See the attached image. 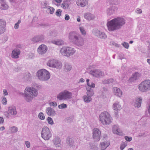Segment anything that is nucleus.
<instances>
[{
  "instance_id": "obj_1",
  "label": "nucleus",
  "mask_w": 150,
  "mask_h": 150,
  "mask_svg": "<svg viewBox=\"0 0 150 150\" xmlns=\"http://www.w3.org/2000/svg\"><path fill=\"white\" fill-rule=\"evenodd\" d=\"M125 23V21L122 18L118 17L108 21L107 26L109 31H112L118 29Z\"/></svg>"
},
{
  "instance_id": "obj_2",
  "label": "nucleus",
  "mask_w": 150,
  "mask_h": 150,
  "mask_svg": "<svg viewBox=\"0 0 150 150\" xmlns=\"http://www.w3.org/2000/svg\"><path fill=\"white\" fill-rule=\"evenodd\" d=\"M25 99L28 102L30 101L32 98L36 96L38 94L37 91L35 88L30 87H27L25 91Z\"/></svg>"
},
{
  "instance_id": "obj_3",
  "label": "nucleus",
  "mask_w": 150,
  "mask_h": 150,
  "mask_svg": "<svg viewBox=\"0 0 150 150\" xmlns=\"http://www.w3.org/2000/svg\"><path fill=\"white\" fill-rule=\"evenodd\" d=\"M99 119L103 125H108L111 122V117L110 114L106 112L101 113Z\"/></svg>"
},
{
  "instance_id": "obj_4",
  "label": "nucleus",
  "mask_w": 150,
  "mask_h": 150,
  "mask_svg": "<svg viewBox=\"0 0 150 150\" xmlns=\"http://www.w3.org/2000/svg\"><path fill=\"white\" fill-rule=\"evenodd\" d=\"M37 76L38 79L42 80H47L50 78L49 72L45 69H41L38 71Z\"/></svg>"
},
{
  "instance_id": "obj_5",
  "label": "nucleus",
  "mask_w": 150,
  "mask_h": 150,
  "mask_svg": "<svg viewBox=\"0 0 150 150\" xmlns=\"http://www.w3.org/2000/svg\"><path fill=\"white\" fill-rule=\"evenodd\" d=\"M139 90L145 92L150 90V80H146L142 82L138 86Z\"/></svg>"
},
{
  "instance_id": "obj_6",
  "label": "nucleus",
  "mask_w": 150,
  "mask_h": 150,
  "mask_svg": "<svg viewBox=\"0 0 150 150\" xmlns=\"http://www.w3.org/2000/svg\"><path fill=\"white\" fill-rule=\"evenodd\" d=\"M75 52V50L74 49L70 47H63L60 50L62 54L67 56L73 54Z\"/></svg>"
},
{
  "instance_id": "obj_7",
  "label": "nucleus",
  "mask_w": 150,
  "mask_h": 150,
  "mask_svg": "<svg viewBox=\"0 0 150 150\" xmlns=\"http://www.w3.org/2000/svg\"><path fill=\"white\" fill-rule=\"evenodd\" d=\"M72 93L69 91H65L60 93L57 96V98L60 100L70 99L71 98Z\"/></svg>"
},
{
  "instance_id": "obj_8",
  "label": "nucleus",
  "mask_w": 150,
  "mask_h": 150,
  "mask_svg": "<svg viewBox=\"0 0 150 150\" xmlns=\"http://www.w3.org/2000/svg\"><path fill=\"white\" fill-rule=\"evenodd\" d=\"M41 134L42 138L45 140L49 139L51 136V134L50 129L47 127L43 128Z\"/></svg>"
},
{
  "instance_id": "obj_9",
  "label": "nucleus",
  "mask_w": 150,
  "mask_h": 150,
  "mask_svg": "<svg viewBox=\"0 0 150 150\" xmlns=\"http://www.w3.org/2000/svg\"><path fill=\"white\" fill-rule=\"evenodd\" d=\"M47 66L50 67L59 68L61 67V63L56 60L52 59L49 60L47 63Z\"/></svg>"
},
{
  "instance_id": "obj_10",
  "label": "nucleus",
  "mask_w": 150,
  "mask_h": 150,
  "mask_svg": "<svg viewBox=\"0 0 150 150\" xmlns=\"http://www.w3.org/2000/svg\"><path fill=\"white\" fill-rule=\"evenodd\" d=\"M69 39L71 41L77 44L78 45H80L79 44L78 35L74 32H71L69 33Z\"/></svg>"
},
{
  "instance_id": "obj_11",
  "label": "nucleus",
  "mask_w": 150,
  "mask_h": 150,
  "mask_svg": "<svg viewBox=\"0 0 150 150\" xmlns=\"http://www.w3.org/2000/svg\"><path fill=\"white\" fill-rule=\"evenodd\" d=\"M101 133L99 129L97 128H95L93 129V138L95 141H98L100 140V137Z\"/></svg>"
},
{
  "instance_id": "obj_12",
  "label": "nucleus",
  "mask_w": 150,
  "mask_h": 150,
  "mask_svg": "<svg viewBox=\"0 0 150 150\" xmlns=\"http://www.w3.org/2000/svg\"><path fill=\"white\" fill-rule=\"evenodd\" d=\"M47 46L44 45H40L37 49V52L39 54H43L45 53L47 51Z\"/></svg>"
},
{
  "instance_id": "obj_13",
  "label": "nucleus",
  "mask_w": 150,
  "mask_h": 150,
  "mask_svg": "<svg viewBox=\"0 0 150 150\" xmlns=\"http://www.w3.org/2000/svg\"><path fill=\"white\" fill-rule=\"evenodd\" d=\"M87 95L88 96V97L86 96H84L83 98L84 101L86 102H89L91 100V98L90 96H92L93 95V93L92 91H91L90 90L88 91L87 92Z\"/></svg>"
},
{
  "instance_id": "obj_14",
  "label": "nucleus",
  "mask_w": 150,
  "mask_h": 150,
  "mask_svg": "<svg viewBox=\"0 0 150 150\" xmlns=\"http://www.w3.org/2000/svg\"><path fill=\"white\" fill-rule=\"evenodd\" d=\"M113 92L114 94L119 97L122 95V92L120 89L117 87H115L113 89Z\"/></svg>"
},
{
  "instance_id": "obj_15",
  "label": "nucleus",
  "mask_w": 150,
  "mask_h": 150,
  "mask_svg": "<svg viewBox=\"0 0 150 150\" xmlns=\"http://www.w3.org/2000/svg\"><path fill=\"white\" fill-rule=\"evenodd\" d=\"M113 132L114 133L119 135H123V133L120 131L117 126H114L113 128Z\"/></svg>"
},
{
  "instance_id": "obj_16",
  "label": "nucleus",
  "mask_w": 150,
  "mask_h": 150,
  "mask_svg": "<svg viewBox=\"0 0 150 150\" xmlns=\"http://www.w3.org/2000/svg\"><path fill=\"white\" fill-rule=\"evenodd\" d=\"M87 2L86 0H78L76 3L77 5L79 6L83 7L87 4Z\"/></svg>"
},
{
  "instance_id": "obj_17",
  "label": "nucleus",
  "mask_w": 150,
  "mask_h": 150,
  "mask_svg": "<svg viewBox=\"0 0 150 150\" xmlns=\"http://www.w3.org/2000/svg\"><path fill=\"white\" fill-rule=\"evenodd\" d=\"M91 72L92 73V74L93 76L96 77H100L103 75L102 72L101 71H100L99 70H94L92 71Z\"/></svg>"
},
{
  "instance_id": "obj_18",
  "label": "nucleus",
  "mask_w": 150,
  "mask_h": 150,
  "mask_svg": "<svg viewBox=\"0 0 150 150\" xmlns=\"http://www.w3.org/2000/svg\"><path fill=\"white\" fill-rule=\"evenodd\" d=\"M140 74L138 73H135L129 80V81L130 82H133L134 81L136 80L140 76Z\"/></svg>"
},
{
  "instance_id": "obj_19",
  "label": "nucleus",
  "mask_w": 150,
  "mask_h": 150,
  "mask_svg": "<svg viewBox=\"0 0 150 150\" xmlns=\"http://www.w3.org/2000/svg\"><path fill=\"white\" fill-rule=\"evenodd\" d=\"M20 51L18 49H14L12 51V57L13 58H18L20 53Z\"/></svg>"
},
{
  "instance_id": "obj_20",
  "label": "nucleus",
  "mask_w": 150,
  "mask_h": 150,
  "mask_svg": "<svg viewBox=\"0 0 150 150\" xmlns=\"http://www.w3.org/2000/svg\"><path fill=\"white\" fill-rule=\"evenodd\" d=\"M8 6L3 0H0V8L6 10L8 9Z\"/></svg>"
},
{
  "instance_id": "obj_21",
  "label": "nucleus",
  "mask_w": 150,
  "mask_h": 150,
  "mask_svg": "<svg viewBox=\"0 0 150 150\" xmlns=\"http://www.w3.org/2000/svg\"><path fill=\"white\" fill-rule=\"evenodd\" d=\"M110 144V142H103L101 143L100 144V148L101 150H104L108 147Z\"/></svg>"
},
{
  "instance_id": "obj_22",
  "label": "nucleus",
  "mask_w": 150,
  "mask_h": 150,
  "mask_svg": "<svg viewBox=\"0 0 150 150\" xmlns=\"http://www.w3.org/2000/svg\"><path fill=\"white\" fill-rule=\"evenodd\" d=\"M47 113L48 115L52 116H54L55 114L54 110L50 108H48L47 109Z\"/></svg>"
},
{
  "instance_id": "obj_23",
  "label": "nucleus",
  "mask_w": 150,
  "mask_h": 150,
  "mask_svg": "<svg viewBox=\"0 0 150 150\" xmlns=\"http://www.w3.org/2000/svg\"><path fill=\"white\" fill-rule=\"evenodd\" d=\"M8 112V114L11 115H15L17 113L16 109L14 108L9 107Z\"/></svg>"
},
{
  "instance_id": "obj_24",
  "label": "nucleus",
  "mask_w": 150,
  "mask_h": 150,
  "mask_svg": "<svg viewBox=\"0 0 150 150\" xmlns=\"http://www.w3.org/2000/svg\"><path fill=\"white\" fill-rule=\"evenodd\" d=\"M6 24V22L5 21L3 20H0V34L2 32L1 31L2 28L4 27Z\"/></svg>"
},
{
  "instance_id": "obj_25",
  "label": "nucleus",
  "mask_w": 150,
  "mask_h": 150,
  "mask_svg": "<svg viewBox=\"0 0 150 150\" xmlns=\"http://www.w3.org/2000/svg\"><path fill=\"white\" fill-rule=\"evenodd\" d=\"M69 6V4L67 1H65L61 4V7L63 9L68 8Z\"/></svg>"
},
{
  "instance_id": "obj_26",
  "label": "nucleus",
  "mask_w": 150,
  "mask_h": 150,
  "mask_svg": "<svg viewBox=\"0 0 150 150\" xmlns=\"http://www.w3.org/2000/svg\"><path fill=\"white\" fill-rule=\"evenodd\" d=\"M84 17L86 19L88 20H90L92 19L94 17L93 15L90 13L86 14L84 15Z\"/></svg>"
},
{
  "instance_id": "obj_27",
  "label": "nucleus",
  "mask_w": 150,
  "mask_h": 150,
  "mask_svg": "<svg viewBox=\"0 0 150 150\" xmlns=\"http://www.w3.org/2000/svg\"><path fill=\"white\" fill-rule=\"evenodd\" d=\"M113 108L115 110H120L121 109L120 105L117 103H115L113 104Z\"/></svg>"
},
{
  "instance_id": "obj_28",
  "label": "nucleus",
  "mask_w": 150,
  "mask_h": 150,
  "mask_svg": "<svg viewBox=\"0 0 150 150\" xmlns=\"http://www.w3.org/2000/svg\"><path fill=\"white\" fill-rule=\"evenodd\" d=\"M142 99L141 98H139L137 99L136 102V104L137 107H139L141 106Z\"/></svg>"
},
{
  "instance_id": "obj_29",
  "label": "nucleus",
  "mask_w": 150,
  "mask_h": 150,
  "mask_svg": "<svg viewBox=\"0 0 150 150\" xmlns=\"http://www.w3.org/2000/svg\"><path fill=\"white\" fill-rule=\"evenodd\" d=\"M48 124L51 125H52L54 124L53 121L52 119L50 117H48L47 119Z\"/></svg>"
},
{
  "instance_id": "obj_30",
  "label": "nucleus",
  "mask_w": 150,
  "mask_h": 150,
  "mask_svg": "<svg viewBox=\"0 0 150 150\" xmlns=\"http://www.w3.org/2000/svg\"><path fill=\"white\" fill-rule=\"evenodd\" d=\"M53 43L58 45H61L63 43V42L62 40H57L53 42Z\"/></svg>"
},
{
  "instance_id": "obj_31",
  "label": "nucleus",
  "mask_w": 150,
  "mask_h": 150,
  "mask_svg": "<svg viewBox=\"0 0 150 150\" xmlns=\"http://www.w3.org/2000/svg\"><path fill=\"white\" fill-rule=\"evenodd\" d=\"M38 117L41 120H44L45 118V117L42 112H40L38 115Z\"/></svg>"
},
{
  "instance_id": "obj_32",
  "label": "nucleus",
  "mask_w": 150,
  "mask_h": 150,
  "mask_svg": "<svg viewBox=\"0 0 150 150\" xmlns=\"http://www.w3.org/2000/svg\"><path fill=\"white\" fill-rule=\"evenodd\" d=\"M48 10L51 14H52L54 11V9L53 7H49L48 8Z\"/></svg>"
},
{
  "instance_id": "obj_33",
  "label": "nucleus",
  "mask_w": 150,
  "mask_h": 150,
  "mask_svg": "<svg viewBox=\"0 0 150 150\" xmlns=\"http://www.w3.org/2000/svg\"><path fill=\"white\" fill-rule=\"evenodd\" d=\"M62 12V11L61 9L57 10L55 13L56 15L58 16H60L61 15Z\"/></svg>"
},
{
  "instance_id": "obj_34",
  "label": "nucleus",
  "mask_w": 150,
  "mask_h": 150,
  "mask_svg": "<svg viewBox=\"0 0 150 150\" xmlns=\"http://www.w3.org/2000/svg\"><path fill=\"white\" fill-rule=\"evenodd\" d=\"M67 105L66 104H65L64 103H62L60 105H58V108L59 109H62L64 108H67Z\"/></svg>"
},
{
  "instance_id": "obj_35",
  "label": "nucleus",
  "mask_w": 150,
  "mask_h": 150,
  "mask_svg": "<svg viewBox=\"0 0 150 150\" xmlns=\"http://www.w3.org/2000/svg\"><path fill=\"white\" fill-rule=\"evenodd\" d=\"M18 131V129L17 127H14L11 128V131L12 132H15Z\"/></svg>"
},
{
  "instance_id": "obj_36",
  "label": "nucleus",
  "mask_w": 150,
  "mask_h": 150,
  "mask_svg": "<svg viewBox=\"0 0 150 150\" xmlns=\"http://www.w3.org/2000/svg\"><path fill=\"white\" fill-rule=\"evenodd\" d=\"M99 34H100L99 36L100 38H104L106 37V35L104 33L100 32Z\"/></svg>"
},
{
  "instance_id": "obj_37",
  "label": "nucleus",
  "mask_w": 150,
  "mask_h": 150,
  "mask_svg": "<svg viewBox=\"0 0 150 150\" xmlns=\"http://www.w3.org/2000/svg\"><path fill=\"white\" fill-rule=\"evenodd\" d=\"M80 30L81 33L83 35H85L86 34V32L84 28L82 27H80Z\"/></svg>"
},
{
  "instance_id": "obj_38",
  "label": "nucleus",
  "mask_w": 150,
  "mask_h": 150,
  "mask_svg": "<svg viewBox=\"0 0 150 150\" xmlns=\"http://www.w3.org/2000/svg\"><path fill=\"white\" fill-rule=\"evenodd\" d=\"M61 141L59 139L57 138L54 141V144L55 145L58 144H60Z\"/></svg>"
},
{
  "instance_id": "obj_39",
  "label": "nucleus",
  "mask_w": 150,
  "mask_h": 150,
  "mask_svg": "<svg viewBox=\"0 0 150 150\" xmlns=\"http://www.w3.org/2000/svg\"><path fill=\"white\" fill-rule=\"evenodd\" d=\"M65 68L66 71H69L71 69V67L70 65H67L65 66Z\"/></svg>"
},
{
  "instance_id": "obj_40",
  "label": "nucleus",
  "mask_w": 150,
  "mask_h": 150,
  "mask_svg": "<svg viewBox=\"0 0 150 150\" xmlns=\"http://www.w3.org/2000/svg\"><path fill=\"white\" fill-rule=\"evenodd\" d=\"M127 144L123 143L120 146V149L121 150H123L124 148L127 146Z\"/></svg>"
},
{
  "instance_id": "obj_41",
  "label": "nucleus",
  "mask_w": 150,
  "mask_h": 150,
  "mask_svg": "<svg viewBox=\"0 0 150 150\" xmlns=\"http://www.w3.org/2000/svg\"><path fill=\"white\" fill-rule=\"evenodd\" d=\"M2 103L4 105H6V104L7 103V101L6 99L5 98H3V99L2 100Z\"/></svg>"
},
{
  "instance_id": "obj_42",
  "label": "nucleus",
  "mask_w": 150,
  "mask_h": 150,
  "mask_svg": "<svg viewBox=\"0 0 150 150\" xmlns=\"http://www.w3.org/2000/svg\"><path fill=\"white\" fill-rule=\"evenodd\" d=\"M125 138L126 141H130L132 140V138L131 137L125 136Z\"/></svg>"
},
{
  "instance_id": "obj_43",
  "label": "nucleus",
  "mask_w": 150,
  "mask_h": 150,
  "mask_svg": "<svg viewBox=\"0 0 150 150\" xmlns=\"http://www.w3.org/2000/svg\"><path fill=\"white\" fill-rule=\"evenodd\" d=\"M123 46L126 48H128L129 47V45L127 43L124 42L123 43Z\"/></svg>"
},
{
  "instance_id": "obj_44",
  "label": "nucleus",
  "mask_w": 150,
  "mask_h": 150,
  "mask_svg": "<svg viewBox=\"0 0 150 150\" xmlns=\"http://www.w3.org/2000/svg\"><path fill=\"white\" fill-rule=\"evenodd\" d=\"M70 19L69 16L67 14H66L65 15V19L66 20L68 21Z\"/></svg>"
},
{
  "instance_id": "obj_45",
  "label": "nucleus",
  "mask_w": 150,
  "mask_h": 150,
  "mask_svg": "<svg viewBox=\"0 0 150 150\" xmlns=\"http://www.w3.org/2000/svg\"><path fill=\"white\" fill-rule=\"evenodd\" d=\"M25 144L26 145V146L28 148H29L30 146V144L29 142L28 141H26L25 142Z\"/></svg>"
},
{
  "instance_id": "obj_46",
  "label": "nucleus",
  "mask_w": 150,
  "mask_h": 150,
  "mask_svg": "<svg viewBox=\"0 0 150 150\" xmlns=\"http://www.w3.org/2000/svg\"><path fill=\"white\" fill-rule=\"evenodd\" d=\"M51 105L53 106H57V104L56 102H53L50 103Z\"/></svg>"
},
{
  "instance_id": "obj_47",
  "label": "nucleus",
  "mask_w": 150,
  "mask_h": 150,
  "mask_svg": "<svg viewBox=\"0 0 150 150\" xmlns=\"http://www.w3.org/2000/svg\"><path fill=\"white\" fill-rule=\"evenodd\" d=\"M88 86L91 88H94L95 87V84L93 83H92L91 85L89 84V85Z\"/></svg>"
},
{
  "instance_id": "obj_48",
  "label": "nucleus",
  "mask_w": 150,
  "mask_h": 150,
  "mask_svg": "<svg viewBox=\"0 0 150 150\" xmlns=\"http://www.w3.org/2000/svg\"><path fill=\"white\" fill-rule=\"evenodd\" d=\"M4 95L5 96L7 95L8 94L7 91L6 90L4 89L3 91Z\"/></svg>"
},
{
  "instance_id": "obj_49",
  "label": "nucleus",
  "mask_w": 150,
  "mask_h": 150,
  "mask_svg": "<svg viewBox=\"0 0 150 150\" xmlns=\"http://www.w3.org/2000/svg\"><path fill=\"white\" fill-rule=\"evenodd\" d=\"M4 122V120L3 117H0V124L3 123Z\"/></svg>"
},
{
  "instance_id": "obj_50",
  "label": "nucleus",
  "mask_w": 150,
  "mask_h": 150,
  "mask_svg": "<svg viewBox=\"0 0 150 150\" xmlns=\"http://www.w3.org/2000/svg\"><path fill=\"white\" fill-rule=\"evenodd\" d=\"M57 3L60 4L61 3L62 1V0H54Z\"/></svg>"
},
{
  "instance_id": "obj_51",
  "label": "nucleus",
  "mask_w": 150,
  "mask_h": 150,
  "mask_svg": "<svg viewBox=\"0 0 150 150\" xmlns=\"http://www.w3.org/2000/svg\"><path fill=\"white\" fill-rule=\"evenodd\" d=\"M136 12L138 13H142V11L140 9H138L137 10Z\"/></svg>"
},
{
  "instance_id": "obj_52",
  "label": "nucleus",
  "mask_w": 150,
  "mask_h": 150,
  "mask_svg": "<svg viewBox=\"0 0 150 150\" xmlns=\"http://www.w3.org/2000/svg\"><path fill=\"white\" fill-rule=\"evenodd\" d=\"M18 25H19L18 24L16 23L14 27L16 29H18Z\"/></svg>"
},
{
  "instance_id": "obj_53",
  "label": "nucleus",
  "mask_w": 150,
  "mask_h": 150,
  "mask_svg": "<svg viewBox=\"0 0 150 150\" xmlns=\"http://www.w3.org/2000/svg\"><path fill=\"white\" fill-rule=\"evenodd\" d=\"M79 81L81 82H83L84 81V79H83L81 78L80 79Z\"/></svg>"
},
{
  "instance_id": "obj_54",
  "label": "nucleus",
  "mask_w": 150,
  "mask_h": 150,
  "mask_svg": "<svg viewBox=\"0 0 150 150\" xmlns=\"http://www.w3.org/2000/svg\"><path fill=\"white\" fill-rule=\"evenodd\" d=\"M89 79H87L86 80L87 83L88 85H89Z\"/></svg>"
},
{
  "instance_id": "obj_55",
  "label": "nucleus",
  "mask_w": 150,
  "mask_h": 150,
  "mask_svg": "<svg viewBox=\"0 0 150 150\" xmlns=\"http://www.w3.org/2000/svg\"><path fill=\"white\" fill-rule=\"evenodd\" d=\"M5 128L4 126L1 127H0V129L1 130H3Z\"/></svg>"
},
{
  "instance_id": "obj_56",
  "label": "nucleus",
  "mask_w": 150,
  "mask_h": 150,
  "mask_svg": "<svg viewBox=\"0 0 150 150\" xmlns=\"http://www.w3.org/2000/svg\"><path fill=\"white\" fill-rule=\"evenodd\" d=\"M147 62H148V63L150 64V59H148L147 60Z\"/></svg>"
},
{
  "instance_id": "obj_57",
  "label": "nucleus",
  "mask_w": 150,
  "mask_h": 150,
  "mask_svg": "<svg viewBox=\"0 0 150 150\" xmlns=\"http://www.w3.org/2000/svg\"><path fill=\"white\" fill-rule=\"evenodd\" d=\"M77 20L78 22H80V19L79 17L77 18Z\"/></svg>"
},
{
  "instance_id": "obj_58",
  "label": "nucleus",
  "mask_w": 150,
  "mask_h": 150,
  "mask_svg": "<svg viewBox=\"0 0 150 150\" xmlns=\"http://www.w3.org/2000/svg\"><path fill=\"white\" fill-rule=\"evenodd\" d=\"M21 21L20 20H18V22L16 23L18 24L19 25L20 24V23H21Z\"/></svg>"
},
{
  "instance_id": "obj_59",
  "label": "nucleus",
  "mask_w": 150,
  "mask_h": 150,
  "mask_svg": "<svg viewBox=\"0 0 150 150\" xmlns=\"http://www.w3.org/2000/svg\"><path fill=\"white\" fill-rule=\"evenodd\" d=\"M128 150H133V149L132 148H129Z\"/></svg>"
},
{
  "instance_id": "obj_60",
  "label": "nucleus",
  "mask_w": 150,
  "mask_h": 150,
  "mask_svg": "<svg viewBox=\"0 0 150 150\" xmlns=\"http://www.w3.org/2000/svg\"><path fill=\"white\" fill-rule=\"evenodd\" d=\"M133 41L131 40L129 42V43L130 44H132L133 43Z\"/></svg>"
},
{
  "instance_id": "obj_61",
  "label": "nucleus",
  "mask_w": 150,
  "mask_h": 150,
  "mask_svg": "<svg viewBox=\"0 0 150 150\" xmlns=\"http://www.w3.org/2000/svg\"><path fill=\"white\" fill-rule=\"evenodd\" d=\"M67 141H68V142H67L68 143H69V144L70 143V142H69L68 140V139H67Z\"/></svg>"
},
{
  "instance_id": "obj_62",
  "label": "nucleus",
  "mask_w": 150,
  "mask_h": 150,
  "mask_svg": "<svg viewBox=\"0 0 150 150\" xmlns=\"http://www.w3.org/2000/svg\"><path fill=\"white\" fill-rule=\"evenodd\" d=\"M34 39H35V38H33V39H32V41H34Z\"/></svg>"
},
{
  "instance_id": "obj_63",
  "label": "nucleus",
  "mask_w": 150,
  "mask_h": 150,
  "mask_svg": "<svg viewBox=\"0 0 150 150\" xmlns=\"http://www.w3.org/2000/svg\"><path fill=\"white\" fill-rule=\"evenodd\" d=\"M83 43V42H81V44H82Z\"/></svg>"
}]
</instances>
